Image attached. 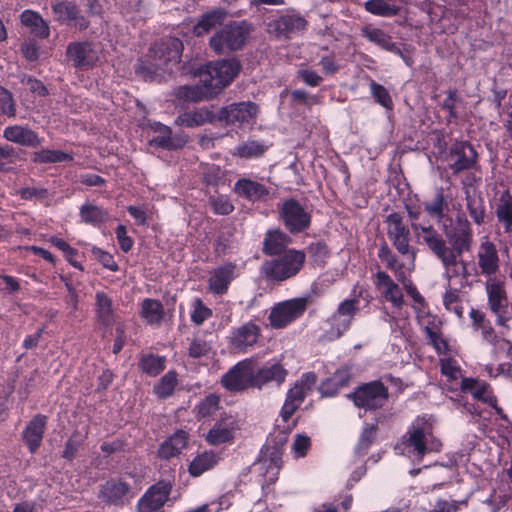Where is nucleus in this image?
I'll return each mask as SVG.
<instances>
[{
	"label": "nucleus",
	"instance_id": "1",
	"mask_svg": "<svg viewBox=\"0 0 512 512\" xmlns=\"http://www.w3.org/2000/svg\"><path fill=\"white\" fill-rule=\"evenodd\" d=\"M240 65L236 60H222L209 63L193 72L201 85L180 86L176 97L191 102L208 100L218 95L237 76Z\"/></svg>",
	"mask_w": 512,
	"mask_h": 512
},
{
	"label": "nucleus",
	"instance_id": "2",
	"mask_svg": "<svg viewBox=\"0 0 512 512\" xmlns=\"http://www.w3.org/2000/svg\"><path fill=\"white\" fill-rule=\"evenodd\" d=\"M182 50V42L177 38H169L156 44L150 49L147 59L138 64L137 74L145 80H153L160 75V71H171V67L179 63Z\"/></svg>",
	"mask_w": 512,
	"mask_h": 512
},
{
	"label": "nucleus",
	"instance_id": "3",
	"mask_svg": "<svg viewBox=\"0 0 512 512\" xmlns=\"http://www.w3.org/2000/svg\"><path fill=\"white\" fill-rule=\"evenodd\" d=\"M434 423L432 416L424 415L417 417L409 428L406 443L419 459L427 452H438L441 449L440 440L433 436Z\"/></svg>",
	"mask_w": 512,
	"mask_h": 512
},
{
	"label": "nucleus",
	"instance_id": "4",
	"mask_svg": "<svg viewBox=\"0 0 512 512\" xmlns=\"http://www.w3.org/2000/svg\"><path fill=\"white\" fill-rule=\"evenodd\" d=\"M305 254L302 251L289 249L277 259L264 264L266 275L274 280L283 281L295 276L303 267Z\"/></svg>",
	"mask_w": 512,
	"mask_h": 512
},
{
	"label": "nucleus",
	"instance_id": "5",
	"mask_svg": "<svg viewBox=\"0 0 512 512\" xmlns=\"http://www.w3.org/2000/svg\"><path fill=\"white\" fill-rule=\"evenodd\" d=\"M249 34L246 22H234L226 25L210 39L211 48L218 54L240 49Z\"/></svg>",
	"mask_w": 512,
	"mask_h": 512
},
{
	"label": "nucleus",
	"instance_id": "6",
	"mask_svg": "<svg viewBox=\"0 0 512 512\" xmlns=\"http://www.w3.org/2000/svg\"><path fill=\"white\" fill-rule=\"evenodd\" d=\"M359 310V300L356 298L346 299L338 306L336 313L327 321L328 328L325 329L323 339L332 341L338 339L350 327L352 319Z\"/></svg>",
	"mask_w": 512,
	"mask_h": 512
},
{
	"label": "nucleus",
	"instance_id": "7",
	"mask_svg": "<svg viewBox=\"0 0 512 512\" xmlns=\"http://www.w3.org/2000/svg\"><path fill=\"white\" fill-rule=\"evenodd\" d=\"M316 384V375L314 373H306L294 384L288 391L285 403L281 410V416L284 421H288L293 413L303 402L307 394Z\"/></svg>",
	"mask_w": 512,
	"mask_h": 512
},
{
	"label": "nucleus",
	"instance_id": "8",
	"mask_svg": "<svg viewBox=\"0 0 512 512\" xmlns=\"http://www.w3.org/2000/svg\"><path fill=\"white\" fill-rule=\"evenodd\" d=\"M356 406L365 410L382 407L388 398L386 387L379 381H374L359 387L352 395Z\"/></svg>",
	"mask_w": 512,
	"mask_h": 512
},
{
	"label": "nucleus",
	"instance_id": "9",
	"mask_svg": "<svg viewBox=\"0 0 512 512\" xmlns=\"http://www.w3.org/2000/svg\"><path fill=\"white\" fill-rule=\"evenodd\" d=\"M254 379V361L245 359L223 376L222 383L230 391H241L254 387Z\"/></svg>",
	"mask_w": 512,
	"mask_h": 512
},
{
	"label": "nucleus",
	"instance_id": "10",
	"mask_svg": "<svg viewBox=\"0 0 512 512\" xmlns=\"http://www.w3.org/2000/svg\"><path fill=\"white\" fill-rule=\"evenodd\" d=\"M258 115V107L252 102L234 103L219 110L218 119L240 127L251 126Z\"/></svg>",
	"mask_w": 512,
	"mask_h": 512
},
{
	"label": "nucleus",
	"instance_id": "11",
	"mask_svg": "<svg viewBox=\"0 0 512 512\" xmlns=\"http://www.w3.org/2000/svg\"><path fill=\"white\" fill-rule=\"evenodd\" d=\"M306 304L305 299H293L278 304L269 316L271 326L276 329L285 327L304 313Z\"/></svg>",
	"mask_w": 512,
	"mask_h": 512
},
{
	"label": "nucleus",
	"instance_id": "12",
	"mask_svg": "<svg viewBox=\"0 0 512 512\" xmlns=\"http://www.w3.org/2000/svg\"><path fill=\"white\" fill-rule=\"evenodd\" d=\"M261 334L260 327L248 322L234 329L230 337L231 348L238 353H245L249 348L253 347Z\"/></svg>",
	"mask_w": 512,
	"mask_h": 512
},
{
	"label": "nucleus",
	"instance_id": "13",
	"mask_svg": "<svg viewBox=\"0 0 512 512\" xmlns=\"http://www.w3.org/2000/svg\"><path fill=\"white\" fill-rule=\"evenodd\" d=\"M239 429L235 417L229 415L217 421L208 431L205 440L209 445L218 446L230 443L234 440L236 431Z\"/></svg>",
	"mask_w": 512,
	"mask_h": 512
},
{
	"label": "nucleus",
	"instance_id": "14",
	"mask_svg": "<svg viewBox=\"0 0 512 512\" xmlns=\"http://www.w3.org/2000/svg\"><path fill=\"white\" fill-rule=\"evenodd\" d=\"M218 119L212 107L202 106L193 109H187L179 113L175 119V124L180 127L197 128L210 124Z\"/></svg>",
	"mask_w": 512,
	"mask_h": 512
},
{
	"label": "nucleus",
	"instance_id": "15",
	"mask_svg": "<svg viewBox=\"0 0 512 512\" xmlns=\"http://www.w3.org/2000/svg\"><path fill=\"white\" fill-rule=\"evenodd\" d=\"M171 487L166 483L152 486L138 503L139 512H160L168 499Z\"/></svg>",
	"mask_w": 512,
	"mask_h": 512
},
{
	"label": "nucleus",
	"instance_id": "16",
	"mask_svg": "<svg viewBox=\"0 0 512 512\" xmlns=\"http://www.w3.org/2000/svg\"><path fill=\"white\" fill-rule=\"evenodd\" d=\"M486 291L488 296V306L497 316V324L504 325L507 321V318L503 315L507 308V296L503 283L491 280L486 285Z\"/></svg>",
	"mask_w": 512,
	"mask_h": 512
},
{
	"label": "nucleus",
	"instance_id": "17",
	"mask_svg": "<svg viewBox=\"0 0 512 512\" xmlns=\"http://www.w3.org/2000/svg\"><path fill=\"white\" fill-rule=\"evenodd\" d=\"M67 56L76 67H90L99 60V51L90 43H73L67 48Z\"/></svg>",
	"mask_w": 512,
	"mask_h": 512
},
{
	"label": "nucleus",
	"instance_id": "18",
	"mask_svg": "<svg viewBox=\"0 0 512 512\" xmlns=\"http://www.w3.org/2000/svg\"><path fill=\"white\" fill-rule=\"evenodd\" d=\"M287 374V370L280 363L269 362L258 370L254 368V387L262 388L264 385L271 382L280 386L284 383Z\"/></svg>",
	"mask_w": 512,
	"mask_h": 512
},
{
	"label": "nucleus",
	"instance_id": "19",
	"mask_svg": "<svg viewBox=\"0 0 512 512\" xmlns=\"http://www.w3.org/2000/svg\"><path fill=\"white\" fill-rule=\"evenodd\" d=\"M282 466V455L276 449L267 448L264 455L257 463L259 472L264 476L265 481L269 484L275 483Z\"/></svg>",
	"mask_w": 512,
	"mask_h": 512
},
{
	"label": "nucleus",
	"instance_id": "20",
	"mask_svg": "<svg viewBox=\"0 0 512 512\" xmlns=\"http://www.w3.org/2000/svg\"><path fill=\"white\" fill-rule=\"evenodd\" d=\"M418 236L425 241L429 248L442 260L445 266L455 262V256L448 253L442 238L432 229V226H421Z\"/></svg>",
	"mask_w": 512,
	"mask_h": 512
},
{
	"label": "nucleus",
	"instance_id": "21",
	"mask_svg": "<svg viewBox=\"0 0 512 512\" xmlns=\"http://www.w3.org/2000/svg\"><path fill=\"white\" fill-rule=\"evenodd\" d=\"M375 284L386 301L390 302L395 309H401L404 302L402 291L389 275L378 272Z\"/></svg>",
	"mask_w": 512,
	"mask_h": 512
},
{
	"label": "nucleus",
	"instance_id": "22",
	"mask_svg": "<svg viewBox=\"0 0 512 512\" xmlns=\"http://www.w3.org/2000/svg\"><path fill=\"white\" fill-rule=\"evenodd\" d=\"M280 214L286 224H309L311 220L307 208L295 199L285 200Z\"/></svg>",
	"mask_w": 512,
	"mask_h": 512
},
{
	"label": "nucleus",
	"instance_id": "23",
	"mask_svg": "<svg viewBox=\"0 0 512 512\" xmlns=\"http://www.w3.org/2000/svg\"><path fill=\"white\" fill-rule=\"evenodd\" d=\"M461 390L470 392L474 398L489 404L499 413L500 408L497 407L496 397L493 395L490 387L483 381H478L472 378H465L461 381Z\"/></svg>",
	"mask_w": 512,
	"mask_h": 512
},
{
	"label": "nucleus",
	"instance_id": "24",
	"mask_svg": "<svg viewBox=\"0 0 512 512\" xmlns=\"http://www.w3.org/2000/svg\"><path fill=\"white\" fill-rule=\"evenodd\" d=\"M306 26V21L295 15H284L269 23V32L275 33L278 36L288 37L290 34L303 30Z\"/></svg>",
	"mask_w": 512,
	"mask_h": 512
},
{
	"label": "nucleus",
	"instance_id": "25",
	"mask_svg": "<svg viewBox=\"0 0 512 512\" xmlns=\"http://www.w3.org/2000/svg\"><path fill=\"white\" fill-rule=\"evenodd\" d=\"M155 132L159 135L151 140L155 145L167 148V149H180L188 142V136L181 133L171 135V130L168 126L161 123H156L153 126Z\"/></svg>",
	"mask_w": 512,
	"mask_h": 512
},
{
	"label": "nucleus",
	"instance_id": "26",
	"mask_svg": "<svg viewBox=\"0 0 512 512\" xmlns=\"http://www.w3.org/2000/svg\"><path fill=\"white\" fill-rule=\"evenodd\" d=\"M45 426L46 417L44 415H36L23 431L22 437L30 452L33 453L39 448L42 442Z\"/></svg>",
	"mask_w": 512,
	"mask_h": 512
},
{
	"label": "nucleus",
	"instance_id": "27",
	"mask_svg": "<svg viewBox=\"0 0 512 512\" xmlns=\"http://www.w3.org/2000/svg\"><path fill=\"white\" fill-rule=\"evenodd\" d=\"M187 443L188 434L183 430H178L160 445L158 456L166 460L176 457L186 448Z\"/></svg>",
	"mask_w": 512,
	"mask_h": 512
},
{
	"label": "nucleus",
	"instance_id": "28",
	"mask_svg": "<svg viewBox=\"0 0 512 512\" xmlns=\"http://www.w3.org/2000/svg\"><path fill=\"white\" fill-rule=\"evenodd\" d=\"M451 152L457 157V160L452 164V169L455 172L469 169L476 162L477 154L473 146L467 142L455 143L451 149Z\"/></svg>",
	"mask_w": 512,
	"mask_h": 512
},
{
	"label": "nucleus",
	"instance_id": "29",
	"mask_svg": "<svg viewBox=\"0 0 512 512\" xmlns=\"http://www.w3.org/2000/svg\"><path fill=\"white\" fill-rule=\"evenodd\" d=\"M235 277V266L226 264L215 269L209 278V289L215 294L225 293Z\"/></svg>",
	"mask_w": 512,
	"mask_h": 512
},
{
	"label": "nucleus",
	"instance_id": "30",
	"mask_svg": "<svg viewBox=\"0 0 512 512\" xmlns=\"http://www.w3.org/2000/svg\"><path fill=\"white\" fill-rule=\"evenodd\" d=\"M449 243L457 253L469 250L472 234L469 226H445Z\"/></svg>",
	"mask_w": 512,
	"mask_h": 512
},
{
	"label": "nucleus",
	"instance_id": "31",
	"mask_svg": "<svg viewBox=\"0 0 512 512\" xmlns=\"http://www.w3.org/2000/svg\"><path fill=\"white\" fill-rule=\"evenodd\" d=\"M234 191L241 197L250 201H259L268 195V190L264 185L250 179H240L235 183Z\"/></svg>",
	"mask_w": 512,
	"mask_h": 512
},
{
	"label": "nucleus",
	"instance_id": "32",
	"mask_svg": "<svg viewBox=\"0 0 512 512\" xmlns=\"http://www.w3.org/2000/svg\"><path fill=\"white\" fill-rule=\"evenodd\" d=\"M4 137L8 141L24 146L35 147L40 144V139L34 131L19 125L7 127L4 130Z\"/></svg>",
	"mask_w": 512,
	"mask_h": 512
},
{
	"label": "nucleus",
	"instance_id": "33",
	"mask_svg": "<svg viewBox=\"0 0 512 512\" xmlns=\"http://www.w3.org/2000/svg\"><path fill=\"white\" fill-rule=\"evenodd\" d=\"M440 364L441 373L448 382V388L450 390L461 388V381L465 378L462 376V370L458 362L451 356H447L440 359Z\"/></svg>",
	"mask_w": 512,
	"mask_h": 512
},
{
	"label": "nucleus",
	"instance_id": "34",
	"mask_svg": "<svg viewBox=\"0 0 512 512\" xmlns=\"http://www.w3.org/2000/svg\"><path fill=\"white\" fill-rule=\"evenodd\" d=\"M140 317L151 326L159 325L164 316V308L160 301L146 298L140 304Z\"/></svg>",
	"mask_w": 512,
	"mask_h": 512
},
{
	"label": "nucleus",
	"instance_id": "35",
	"mask_svg": "<svg viewBox=\"0 0 512 512\" xmlns=\"http://www.w3.org/2000/svg\"><path fill=\"white\" fill-rule=\"evenodd\" d=\"M55 18L63 23L74 22L76 27L84 29L87 27V21L83 17H77L78 11L73 3L62 2L53 6Z\"/></svg>",
	"mask_w": 512,
	"mask_h": 512
},
{
	"label": "nucleus",
	"instance_id": "36",
	"mask_svg": "<svg viewBox=\"0 0 512 512\" xmlns=\"http://www.w3.org/2000/svg\"><path fill=\"white\" fill-rule=\"evenodd\" d=\"M478 263L482 273L491 275L498 270V255L490 242L482 243L478 252Z\"/></svg>",
	"mask_w": 512,
	"mask_h": 512
},
{
	"label": "nucleus",
	"instance_id": "37",
	"mask_svg": "<svg viewBox=\"0 0 512 512\" xmlns=\"http://www.w3.org/2000/svg\"><path fill=\"white\" fill-rule=\"evenodd\" d=\"M220 460V456L213 451H205L198 454L190 462L188 471L191 476L198 477L204 472L215 467Z\"/></svg>",
	"mask_w": 512,
	"mask_h": 512
},
{
	"label": "nucleus",
	"instance_id": "38",
	"mask_svg": "<svg viewBox=\"0 0 512 512\" xmlns=\"http://www.w3.org/2000/svg\"><path fill=\"white\" fill-rule=\"evenodd\" d=\"M290 243L288 235L280 229L269 230L264 240V252L269 255L282 254Z\"/></svg>",
	"mask_w": 512,
	"mask_h": 512
},
{
	"label": "nucleus",
	"instance_id": "39",
	"mask_svg": "<svg viewBox=\"0 0 512 512\" xmlns=\"http://www.w3.org/2000/svg\"><path fill=\"white\" fill-rule=\"evenodd\" d=\"M95 299V312L98 322L107 327L111 326L114 322L112 299L104 292H97Z\"/></svg>",
	"mask_w": 512,
	"mask_h": 512
},
{
	"label": "nucleus",
	"instance_id": "40",
	"mask_svg": "<svg viewBox=\"0 0 512 512\" xmlns=\"http://www.w3.org/2000/svg\"><path fill=\"white\" fill-rule=\"evenodd\" d=\"M416 318L419 325L424 329L427 337L442 329L441 319L434 314H431L426 307L414 306Z\"/></svg>",
	"mask_w": 512,
	"mask_h": 512
},
{
	"label": "nucleus",
	"instance_id": "41",
	"mask_svg": "<svg viewBox=\"0 0 512 512\" xmlns=\"http://www.w3.org/2000/svg\"><path fill=\"white\" fill-rule=\"evenodd\" d=\"M362 34L370 42L378 45L382 49H385L390 52L394 51L395 49V44L392 42L391 37L383 30L377 27L366 26L365 28H363Z\"/></svg>",
	"mask_w": 512,
	"mask_h": 512
},
{
	"label": "nucleus",
	"instance_id": "42",
	"mask_svg": "<svg viewBox=\"0 0 512 512\" xmlns=\"http://www.w3.org/2000/svg\"><path fill=\"white\" fill-rule=\"evenodd\" d=\"M21 22L37 36L47 37L49 35V28L47 24L35 12L29 10L24 11L21 14Z\"/></svg>",
	"mask_w": 512,
	"mask_h": 512
},
{
	"label": "nucleus",
	"instance_id": "43",
	"mask_svg": "<svg viewBox=\"0 0 512 512\" xmlns=\"http://www.w3.org/2000/svg\"><path fill=\"white\" fill-rule=\"evenodd\" d=\"M224 18V14L217 10L209 12L202 16L198 23L194 26V34L196 36H202L208 33L211 29L221 24Z\"/></svg>",
	"mask_w": 512,
	"mask_h": 512
},
{
	"label": "nucleus",
	"instance_id": "44",
	"mask_svg": "<svg viewBox=\"0 0 512 512\" xmlns=\"http://www.w3.org/2000/svg\"><path fill=\"white\" fill-rule=\"evenodd\" d=\"M427 338L429 339V344L432 345L439 355L452 356L457 354L455 345L448 338L444 337L441 330L429 335Z\"/></svg>",
	"mask_w": 512,
	"mask_h": 512
},
{
	"label": "nucleus",
	"instance_id": "45",
	"mask_svg": "<svg viewBox=\"0 0 512 512\" xmlns=\"http://www.w3.org/2000/svg\"><path fill=\"white\" fill-rule=\"evenodd\" d=\"M388 266L395 271L396 277L399 281L403 283V285L406 288L407 294L412 297V299L415 302L414 306L419 307H426L424 303L423 297L420 295V293L417 291L416 287L413 286L410 282L405 281V276L402 271H400V266L397 264V262L393 259H387Z\"/></svg>",
	"mask_w": 512,
	"mask_h": 512
},
{
	"label": "nucleus",
	"instance_id": "46",
	"mask_svg": "<svg viewBox=\"0 0 512 512\" xmlns=\"http://www.w3.org/2000/svg\"><path fill=\"white\" fill-rule=\"evenodd\" d=\"M129 488L126 483L122 481L111 480L106 482L103 486L102 494L107 500L117 502L121 500L128 493Z\"/></svg>",
	"mask_w": 512,
	"mask_h": 512
},
{
	"label": "nucleus",
	"instance_id": "47",
	"mask_svg": "<svg viewBox=\"0 0 512 512\" xmlns=\"http://www.w3.org/2000/svg\"><path fill=\"white\" fill-rule=\"evenodd\" d=\"M389 235L399 252L403 254L408 252V226H390Z\"/></svg>",
	"mask_w": 512,
	"mask_h": 512
},
{
	"label": "nucleus",
	"instance_id": "48",
	"mask_svg": "<svg viewBox=\"0 0 512 512\" xmlns=\"http://www.w3.org/2000/svg\"><path fill=\"white\" fill-rule=\"evenodd\" d=\"M177 385V376L174 372H168L154 386L155 394L160 398L170 396Z\"/></svg>",
	"mask_w": 512,
	"mask_h": 512
},
{
	"label": "nucleus",
	"instance_id": "49",
	"mask_svg": "<svg viewBox=\"0 0 512 512\" xmlns=\"http://www.w3.org/2000/svg\"><path fill=\"white\" fill-rule=\"evenodd\" d=\"M71 160V156L58 150H41L33 154L36 163H57Z\"/></svg>",
	"mask_w": 512,
	"mask_h": 512
},
{
	"label": "nucleus",
	"instance_id": "50",
	"mask_svg": "<svg viewBox=\"0 0 512 512\" xmlns=\"http://www.w3.org/2000/svg\"><path fill=\"white\" fill-rule=\"evenodd\" d=\"M140 368L143 372L155 376L165 368V359L163 357L147 355L140 361Z\"/></svg>",
	"mask_w": 512,
	"mask_h": 512
},
{
	"label": "nucleus",
	"instance_id": "51",
	"mask_svg": "<svg viewBox=\"0 0 512 512\" xmlns=\"http://www.w3.org/2000/svg\"><path fill=\"white\" fill-rule=\"evenodd\" d=\"M266 146L257 141H248L235 148L234 154L243 158H252L262 155Z\"/></svg>",
	"mask_w": 512,
	"mask_h": 512
},
{
	"label": "nucleus",
	"instance_id": "52",
	"mask_svg": "<svg viewBox=\"0 0 512 512\" xmlns=\"http://www.w3.org/2000/svg\"><path fill=\"white\" fill-rule=\"evenodd\" d=\"M477 331H481L482 337L485 341L493 346V352L496 354L499 348L510 347V343L504 339L499 338L490 323L481 326Z\"/></svg>",
	"mask_w": 512,
	"mask_h": 512
},
{
	"label": "nucleus",
	"instance_id": "53",
	"mask_svg": "<svg viewBox=\"0 0 512 512\" xmlns=\"http://www.w3.org/2000/svg\"><path fill=\"white\" fill-rule=\"evenodd\" d=\"M81 219L88 223H101L107 221V214L95 205L86 204L81 208Z\"/></svg>",
	"mask_w": 512,
	"mask_h": 512
},
{
	"label": "nucleus",
	"instance_id": "54",
	"mask_svg": "<svg viewBox=\"0 0 512 512\" xmlns=\"http://www.w3.org/2000/svg\"><path fill=\"white\" fill-rule=\"evenodd\" d=\"M365 8L372 14L384 17H390L397 13V9L394 6L382 0H369L365 3Z\"/></svg>",
	"mask_w": 512,
	"mask_h": 512
},
{
	"label": "nucleus",
	"instance_id": "55",
	"mask_svg": "<svg viewBox=\"0 0 512 512\" xmlns=\"http://www.w3.org/2000/svg\"><path fill=\"white\" fill-rule=\"evenodd\" d=\"M497 215L500 221L512 224V196L504 193L499 200Z\"/></svg>",
	"mask_w": 512,
	"mask_h": 512
},
{
	"label": "nucleus",
	"instance_id": "56",
	"mask_svg": "<svg viewBox=\"0 0 512 512\" xmlns=\"http://www.w3.org/2000/svg\"><path fill=\"white\" fill-rule=\"evenodd\" d=\"M311 447V439L306 434H296L291 445L293 457L298 459L305 457Z\"/></svg>",
	"mask_w": 512,
	"mask_h": 512
},
{
	"label": "nucleus",
	"instance_id": "57",
	"mask_svg": "<svg viewBox=\"0 0 512 512\" xmlns=\"http://www.w3.org/2000/svg\"><path fill=\"white\" fill-rule=\"evenodd\" d=\"M371 94L375 100L386 109L393 108V101L386 88L374 81L370 84Z\"/></svg>",
	"mask_w": 512,
	"mask_h": 512
},
{
	"label": "nucleus",
	"instance_id": "58",
	"mask_svg": "<svg viewBox=\"0 0 512 512\" xmlns=\"http://www.w3.org/2000/svg\"><path fill=\"white\" fill-rule=\"evenodd\" d=\"M191 320L197 324H202L212 315L211 309L206 307L200 299H195L192 305Z\"/></svg>",
	"mask_w": 512,
	"mask_h": 512
},
{
	"label": "nucleus",
	"instance_id": "59",
	"mask_svg": "<svg viewBox=\"0 0 512 512\" xmlns=\"http://www.w3.org/2000/svg\"><path fill=\"white\" fill-rule=\"evenodd\" d=\"M444 196L442 191H438L435 197L425 203V210L435 219H440L443 215Z\"/></svg>",
	"mask_w": 512,
	"mask_h": 512
},
{
	"label": "nucleus",
	"instance_id": "60",
	"mask_svg": "<svg viewBox=\"0 0 512 512\" xmlns=\"http://www.w3.org/2000/svg\"><path fill=\"white\" fill-rule=\"evenodd\" d=\"M218 404L219 398L215 395H209L198 404L197 413L201 417H207L217 410Z\"/></svg>",
	"mask_w": 512,
	"mask_h": 512
},
{
	"label": "nucleus",
	"instance_id": "61",
	"mask_svg": "<svg viewBox=\"0 0 512 512\" xmlns=\"http://www.w3.org/2000/svg\"><path fill=\"white\" fill-rule=\"evenodd\" d=\"M443 303L447 310L454 312L459 318L462 317L463 308L459 304V296L456 291H447L444 294Z\"/></svg>",
	"mask_w": 512,
	"mask_h": 512
},
{
	"label": "nucleus",
	"instance_id": "62",
	"mask_svg": "<svg viewBox=\"0 0 512 512\" xmlns=\"http://www.w3.org/2000/svg\"><path fill=\"white\" fill-rule=\"evenodd\" d=\"M92 253L93 255L95 256V258L102 263V265L111 270V271H117L118 270V265L117 263L114 261V258L111 254H109L108 252H105L99 248H96L94 247L92 249Z\"/></svg>",
	"mask_w": 512,
	"mask_h": 512
},
{
	"label": "nucleus",
	"instance_id": "63",
	"mask_svg": "<svg viewBox=\"0 0 512 512\" xmlns=\"http://www.w3.org/2000/svg\"><path fill=\"white\" fill-rule=\"evenodd\" d=\"M0 111L8 116H13L15 113L11 94L2 87H0Z\"/></svg>",
	"mask_w": 512,
	"mask_h": 512
},
{
	"label": "nucleus",
	"instance_id": "64",
	"mask_svg": "<svg viewBox=\"0 0 512 512\" xmlns=\"http://www.w3.org/2000/svg\"><path fill=\"white\" fill-rule=\"evenodd\" d=\"M213 210L217 214L227 215L234 209L230 200L226 197L219 196L211 200Z\"/></svg>",
	"mask_w": 512,
	"mask_h": 512
}]
</instances>
